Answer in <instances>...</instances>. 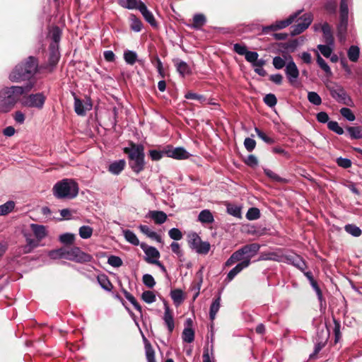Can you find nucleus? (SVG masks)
<instances>
[{"label": "nucleus", "instance_id": "16", "mask_svg": "<svg viewBox=\"0 0 362 362\" xmlns=\"http://www.w3.org/2000/svg\"><path fill=\"white\" fill-rule=\"evenodd\" d=\"M92 259L93 257L90 254L83 252L80 247L76 246L73 257L70 258V261L82 264L90 262Z\"/></svg>", "mask_w": 362, "mask_h": 362}, {"label": "nucleus", "instance_id": "39", "mask_svg": "<svg viewBox=\"0 0 362 362\" xmlns=\"http://www.w3.org/2000/svg\"><path fill=\"white\" fill-rule=\"evenodd\" d=\"M264 174L269 177L273 181L280 182V183H287L288 180L285 178L281 177L279 175L276 174L274 172L271 170L270 169L266 168L264 169Z\"/></svg>", "mask_w": 362, "mask_h": 362}, {"label": "nucleus", "instance_id": "11", "mask_svg": "<svg viewBox=\"0 0 362 362\" xmlns=\"http://www.w3.org/2000/svg\"><path fill=\"white\" fill-rule=\"evenodd\" d=\"M165 156L176 160H185L190 157L188 153L183 147H173L172 145H167L164 147Z\"/></svg>", "mask_w": 362, "mask_h": 362}, {"label": "nucleus", "instance_id": "44", "mask_svg": "<svg viewBox=\"0 0 362 362\" xmlns=\"http://www.w3.org/2000/svg\"><path fill=\"white\" fill-rule=\"evenodd\" d=\"M124 59L128 64L133 65L137 60V54L135 52L127 50L124 53Z\"/></svg>", "mask_w": 362, "mask_h": 362}, {"label": "nucleus", "instance_id": "13", "mask_svg": "<svg viewBox=\"0 0 362 362\" xmlns=\"http://www.w3.org/2000/svg\"><path fill=\"white\" fill-rule=\"evenodd\" d=\"M141 248L144 250L146 257H144V260L148 264H153V262L157 261L160 256L159 251L153 246H148L145 243L140 244Z\"/></svg>", "mask_w": 362, "mask_h": 362}, {"label": "nucleus", "instance_id": "28", "mask_svg": "<svg viewBox=\"0 0 362 362\" xmlns=\"http://www.w3.org/2000/svg\"><path fill=\"white\" fill-rule=\"evenodd\" d=\"M117 4L124 8L138 10L143 2L141 0H117Z\"/></svg>", "mask_w": 362, "mask_h": 362}, {"label": "nucleus", "instance_id": "46", "mask_svg": "<svg viewBox=\"0 0 362 362\" xmlns=\"http://www.w3.org/2000/svg\"><path fill=\"white\" fill-rule=\"evenodd\" d=\"M164 155H165L164 148L161 151L157 149H151L148 151V156L153 161L160 160Z\"/></svg>", "mask_w": 362, "mask_h": 362}, {"label": "nucleus", "instance_id": "34", "mask_svg": "<svg viewBox=\"0 0 362 362\" xmlns=\"http://www.w3.org/2000/svg\"><path fill=\"white\" fill-rule=\"evenodd\" d=\"M130 28L135 32H140L143 27L141 21L136 17L134 14H131L129 16Z\"/></svg>", "mask_w": 362, "mask_h": 362}, {"label": "nucleus", "instance_id": "63", "mask_svg": "<svg viewBox=\"0 0 362 362\" xmlns=\"http://www.w3.org/2000/svg\"><path fill=\"white\" fill-rule=\"evenodd\" d=\"M142 280L144 285L149 288H152L156 285V281L151 274H144L142 277Z\"/></svg>", "mask_w": 362, "mask_h": 362}, {"label": "nucleus", "instance_id": "37", "mask_svg": "<svg viewBox=\"0 0 362 362\" xmlns=\"http://www.w3.org/2000/svg\"><path fill=\"white\" fill-rule=\"evenodd\" d=\"M360 50L358 46L351 45L347 52V55L350 61L356 62L358 60Z\"/></svg>", "mask_w": 362, "mask_h": 362}, {"label": "nucleus", "instance_id": "9", "mask_svg": "<svg viewBox=\"0 0 362 362\" xmlns=\"http://www.w3.org/2000/svg\"><path fill=\"white\" fill-rule=\"evenodd\" d=\"M301 12V11H298L294 13L293 14L291 15L288 18H287L285 20L277 21L276 22L275 24H272L270 25L263 27L262 30V33L267 34L270 31H275L277 30L286 28L297 19V18L299 16Z\"/></svg>", "mask_w": 362, "mask_h": 362}, {"label": "nucleus", "instance_id": "50", "mask_svg": "<svg viewBox=\"0 0 362 362\" xmlns=\"http://www.w3.org/2000/svg\"><path fill=\"white\" fill-rule=\"evenodd\" d=\"M227 212L235 217H241V209L236 205L228 204L227 205Z\"/></svg>", "mask_w": 362, "mask_h": 362}, {"label": "nucleus", "instance_id": "12", "mask_svg": "<svg viewBox=\"0 0 362 362\" xmlns=\"http://www.w3.org/2000/svg\"><path fill=\"white\" fill-rule=\"evenodd\" d=\"M289 57L291 58V61L286 64L284 71L288 83L291 86H295L297 79L299 77L300 73L296 63L293 62L291 57L290 56Z\"/></svg>", "mask_w": 362, "mask_h": 362}, {"label": "nucleus", "instance_id": "48", "mask_svg": "<svg viewBox=\"0 0 362 362\" xmlns=\"http://www.w3.org/2000/svg\"><path fill=\"white\" fill-rule=\"evenodd\" d=\"M15 204L13 201H8L0 206V216H4L10 213L14 208Z\"/></svg>", "mask_w": 362, "mask_h": 362}, {"label": "nucleus", "instance_id": "7", "mask_svg": "<svg viewBox=\"0 0 362 362\" xmlns=\"http://www.w3.org/2000/svg\"><path fill=\"white\" fill-rule=\"evenodd\" d=\"M60 57L61 56L59 51V47H56L54 45H49L47 61L46 63L40 66V69H45L48 73L53 72L57 67Z\"/></svg>", "mask_w": 362, "mask_h": 362}, {"label": "nucleus", "instance_id": "64", "mask_svg": "<svg viewBox=\"0 0 362 362\" xmlns=\"http://www.w3.org/2000/svg\"><path fill=\"white\" fill-rule=\"evenodd\" d=\"M339 112L340 114L349 121H354L356 119L351 110L348 107H342Z\"/></svg>", "mask_w": 362, "mask_h": 362}, {"label": "nucleus", "instance_id": "14", "mask_svg": "<svg viewBox=\"0 0 362 362\" xmlns=\"http://www.w3.org/2000/svg\"><path fill=\"white\" fill-rule=\"evenodd\" d=\"M317 337L314 352L310 356V358L315 357L327 344L329 337V330L325 331L322 329L320 332L317 333Z\"/></svg>", "mask_w": 362, "mask_h": 362}, {"label": "nucleus", "instance_id": "36", "mask_svg": "<svg viewBox=\"0 0 362 362\" xmlns=\"http://www.w3.org/2000/svg\"><path fill=\"white\" fill-rule=\"evenodd\" d=\"M175 66L177 71L182 76H185V75H189L192 73L189 66L185 62H177Z\"/></svg>", "mask_w": 362, "mask_h": 362}, {"label": "nucleus", "instance_id": "47", "mask_svg": "<svg viewBox=\"0 0 362 362\" xmlns=\"http://www.w3.org/2000/svg\"><path fill=\"white\" fill-rule=\"evenodd\" d=\"M59 241L66 245H71L75 240V235L72 233H64L59 236Z\"/></svg>", "mask_w": 362, "mask_h": 362}, {"label": "nucleus", "instance_id": "35", "mask_svg": "<svg viewBox=\"0 0 362 362\" xmlns=\"http://www.w3.org/2000/svg\"><path fill=\"white\" fill-rule=\"evenodd\" d=\"M198 219L204 223H211L214 221L212 214L208 209L202 211L199 214Z\"/></svg>", "mask_w": 362, "mask_h": 362}, {"label": "nucleus", "instance_id": "57", "mask_svg": "<svg viewBox=\"0 0 362 362\" xmlns=\"http://www.w3.org/2000/svg\"><path fill=\"white\" fill-rule=\"evenodd\" d=\"M201 242L202 239L197 233L189 235V245L191 248L196 250Z\"/></svg>", "mask_w": 362, "mask_h": 362}, {"label": "nucleus", "instance_id": "54", "mask_svg": "<svg viewBox=\"0 0 362 362\" xmlns=\"http://www.w3.org/2000/svg\"><path fill=\"white\" fill-rule=\"evenodd\" d=\"M141 299L146 303H152L156 301V295L151 291H145L141 294Z\"/></svg>", "mask_w": 362, "mask_h": 362}, {"label": "nucleus", "instance_id": "45", "mask_svg": "<svg viewBox=\"0 0 362 362\" xmlns=\"http://www.w3.org/2000/svg\"><path fill=\"white\" fill-rule=\"evenodd\" d=\"M345 231L354 237H358L361 235V230L359 227L354 224H348L344 227Z\"/></svg>", "mask_w": 362, "mask_h": 362}, {"label": "nucleus", "instance_id": "5", "mask_svg": "<svg viewBox=\"0 0 362 362\" xmlns=\"http://www.w3.org/2000/svg\"><path fill=\"white\" fill-rule=\"evenodd\" d=\"M350 0H341L339 6V21L337 25V37L340 42L346 37L349 19L348 4Z\"/></svg>", "mask_w": 362, "mask_h": 362}, {"label": "nucleus", "instance_id": "4", "mask_svg": "<svg viewBox=\"0 0 362 362\" xmlns=\"http://www.w3.org/2000/svg\"><path fill=\"white\" fill-rule=\"evenodd\" d=\"M53 194L57 199H74L78 194V185L72 179H63L53 187Z\"/></svg>", "mask_w": 362, "mask_h": 362}, {"label": "nucleus", "instance_id": "27", "mask_svg": "<svg viewBox=\"0 0 362 362\" xmlns=\"http://www.w3.org/2000/svg\"><path fill=\"white\" fill-rule=\"evenodd\" d=\"M126 161L124 159H121L112 163L108 168V170L114 174L119 175L125 168Z\"/></svg>", "mask_w": 362, "mask_h": 362}, {"label": "nucleus", "instance_id": "40", "mask_svg": "<svg viewBox=\"0 0 362 362\" xmlns=\"http://www.w3.org/2000/svg\"><path fill=\"white\" fill-rule=\"evenodd\" d=\"M317 63L319 65V66L325 72V74L327 76H332V72L331 71L330 67L317 52Z\"/></svg>", "mask_w": 362, "mask_h": 362}, {"label": "nucleus", "instance_id": "1", "mask_svg": "<svg viewBox=\"0 0 362 362\" xmlns=\"http://www.w3.org/2000/svg\"><path fill=\"white\" fill-rule=\"evenodd\" d=\"M33 84L30 83L25 86H12L5 87L0 90V112H10L20 100L21 96L29 92Z\"/></svg>", "mask_w": 362, "mask_h": 362}, {"label": "nucleus", "instance_id": "8", "mask_svg": "<svg viewBox=\"0 0 362 362\" xmlns=\"http://www.w3.org/2000/svg\"><path fill=\"white\" fill-rule=\"evenodd\" d=\"M46 98L43 93H33L24 97L22 104L25 107H35L40 110L43 107Z\"/></svg>", "mask_w": 362, "mask_h": 362}, {"label": "nucleus", "instance_id": "19", "mask_svg": "<svg viewBox=\"0 0 362 362\" xmlns=\"http://www.w3.org/2000/svg\"><path fill=\"white\" fill-rule=\"evenodd\" d=\"M92 108V104L90 103H86L84 105L81 100L75 97L74 98V110L78 115L83 116L86 115L87 110H90Z\"/></svg>", "mask_w": 362, "mask_h": 362}, {"label": "nucleus", "instance_id": "53", "mask_svg": "<svg viewBox=\"0 0 362 362\" xmlns=\"http://www.w3.org/2000/svg\"><path fill=\"white\" fill-rule=\"evenodd\" d=\"M308 100L310 103L315 105H320L322 103V99L316 92H308Z\"/></svg>", "mask_w": 362, "mask_h": 362}, {"label": "nucleus", "instance_id": "3", "mask_svg": "<svg viewBox=\"0 0 362 362\" xmlns=\"http://www.w3.org/2000/svg\"><path fill=\"white\" fill-rule=\"evenodd\" d=\"M123 152L127 156L129 166L134 173L139 174L144 170L146 161L143 144L129 141V146L124 147Z\"/></svg>", "mask_w": 362, "mask_h": 362}, {"label": "nucleus", "instance_id": "24", "mask_svg": "<svg viewBox=\"0 0 362 362\" xmlns=\"http://www.w3.org/2000/svg\"><path fill=\"white\" fill-rule=\"evenodd\" d=\"M147 216L158 225L163 224L167 220L166 214L162 211H150Z\"/></svg>", "mask_w": 362, "mask_h": 362}, {"label": "nucleus", "instance_id": "29", "mask_svg": "<svg viewBox=\"0 0 362 362\" xmlns=\"http://www.w3.org/2000/svg\"><path fill=\"white\" fill-rule=\"evenodd\" d=\"M97 280L98 284L103 289L108 291H110L112 289L113 285L106 274H102L98 275L97 276Z\"/></svg>", "mask_w": 362, "mask_h": 362}, {"label": "nucleus", "instance_id": "49", "mask_svg": "<svg viewBox=\"0 0 362 362\" xmlns=\"http://www.w3.org/2000/svg\"><path fill=\"white\" fill-rule=\"evenodd\" d=\"M260 217V211L256 207L250 208L246 214V218L250 221L257 220Z\"/></svg>", "mask_w": 362, "mask_h": 362}, {"label": "nucleus", "instance_id": "26", "mask_svg": "<svg viewBox=\"0 0 362 362\" xmlns=\"http://www.w3.org/2000/svg\"><path fill=\"white\" fill-rule=\"evenodd\" d=\"M139 230L147 237L156 240L158 243H163V240L160 235H158L156 232L152 231L146 225H140L139 226Z\"/></svg>", "mask_w": 362, "mask_h": 362}, {"label": "nucleus", "instance_id": "18", "mask_svg": "<svg viewBox=\"0 0 362 362\" xmlns=\"http://www.w3.org/2000/svg\"><path fill=\"white\" fill-rule=\"evenodd\" d=\"M62 35V31L58 26L55 25L52 27L48 34V37L52 40L49 45H54L56 47H59V43L61 40Z\"/></svg>", "mask_w": 362, "mask_h": 362}, {"label": "nucleus", "instance_id": "52", "mask_svg": "<svg viewBox=\"0 0 362 362\" xmlns=\"http://www.w3.org/2000/svg\"><path fill=\"white\" fill-rule=\"evenodd\" d=\"M93 234V228L88 226H83L79 228V235L83 239H88Z\"/></svg>", "mask_w": 362, "mask_h": 362}, {"label": "nucleus", "instance_id": "51", "mask_svg": "<svg viewBox=\"0 0 362 362\" xmlns=\"http://www.w3.org/2000/svg\"><path fill=\"white\" fill-rule=\"evenodd\" d=\"M64 251H65V247H60L59 249H57V250H51L49 252V257L51 258V259H64Z\"/></svg>", "mask_w": 362, "mask_h": 362}, {"label": "nucleus", "instance_id": "30", "mask_svg": "<svg viewBox=\"0 0 362 362\" xmlns=\"http://www.w3.org/2000/svg\"><path fill=\"white\" fill-rule=\"evenodd\" d=\"M145 352L147 362H156L155 358V351L148 339L144 337Z\"/></svg>", "mask_w": 362, "mask_h": 362}, {"label": "nucleus", "instance_id": "56", "mask_svg": "<svg viewBox=\"0 0 362 362\" xmlns=\"http://www.w3.org/2000/svg\"><path fill=\"white\" fill-rule=\"evenodd\" d=\"M361 126L347 127L346 130L353 139H358L361 134Z\"/></svg>", "mask_w": 362, "mask_h": 362}, {"label": "nucleus", "instance_id": "42", "mask_svg": "<svg viewBox=\"0 0 362 362\" xmlns=\"http://www.w3.org/2000/svg\"><path fill=\"white\" fill-rule=\"evenodd\" d=\"M182 339L187 343H192L194 340V332L190 327H185L182 332Z\"/></svg>", "mask_w": 362, "mask_h": 362}, {"label": "nucleus", "instance_id": "62", "mask_svg": "<svg viewBox=\"0 0 362 362\" xmlns=\"http://www.w3.org/2000/svg\"><path fill=\"white\" fill-rule=\"evenodd\" d=\"M337 3L336 0H329L326 2L325 8L329 14H334L337 11Z\"/></svg>", "mask_w": 362, "mask_h": 362}, {"label": "nucleus", "instance_id": "59", "mask_svg": "<svg viewBox=\"0 0 362 362\" xmlns=\"http://www.w3.org/2000/svg\"><path fill=\"white\" fill-rule=\"evenodd\" d=\"M255 130L258 137L262 139L265 143L268 144H273L275 143V140L274 139L268 136L264 132H263L259 128L255 127Z\"/></svg>", "mask_w": 362, "mask_h": 362}, {"label": "nucleus", "instance_id": "61", "mask_svg": "<svg viewBox=\"0 0 362 362\" xmlns=\"http://www.w3.org/2000/svg\"><path fill=\"white\" fill-rule=\"evenodd\" d=\"M264 103L270 107L275 106L277 103V99L274 94H267L263 98Z\"/></svg>", "mask_w": 362, "mask_h": 362}, {"label": "nucleus", "instance_id": "31", "mask_svg": "<svg viewBox=\"0 0 362 362\" xmlns=\"http://www.w3.org/2000/svg\"><path fill=\"white\" fill-rule=\"evenodd\" d=\"M220 302H221V295L219 293L218 296H217V298H216L213 300V302L211 305V307H210L209 317L211 321H213L215 319L216 315L220 308Z\"/></svg>", "mask_w": 362, "mask_h": 362}, {"label": "nucleus", "instance_id": "20", "mask_svg": "<svg viewBox=\"0 0 362 362\" xmlns=\"http://www.w3.org/2000/svg\"><path fill=\"white\" fill-rule=\"evenodd\" d=\"M286 259L290 264L297 267L302 272H304L305 269L307 268L305 262L303 259V258L300 256L296 254L288 255L286 257Z\"/></svg>", "mask_w": 362, "mask_h": 362}, {"label": "nucleus", "instance_id": "21", "mask_svg": "<svg viewBox=\"0 0 362 362\" xmlns=\"http://www.w3.org/2000/svg\"><path fill=\"white\" fill-rule=\"evenodd\" d=\"M165 305V313L163 316V320L165 321V325L168 327V329L170 333H172L174 327V320H173V315L172 310L170 309L169 306L168 305V303L166 302L164 303Z\"/></svg>", "mask_w": 362, "mask_h": 362}, {"label": "nucleus", "instance_id": "55", "mask_svg": "<svg viewBox=\"0 0 362 362\" xmlns=\"http://www.w3.org/2000/svg\"><path fill=\"white\" fill-rule=\"evenodd\" d=\"M332 319L334 325L333 329L334 333V341L335 343H337L341 337L340 332L341 325L340 322L337 320L334 317H333Z\"/></svg>", "mask_w": 362, "mask_h": 362}, {"label": "nucleus", "instance_id": "15", "mask_svg": "<svg viewBox=\"0 0 362 362\" xmlns=\"http://www.w3.org/2000/svg\"><path fill=\"white\" fill-rule=\"evenodd\" d=\"M241 248V252L245 256V260H248V265L250 264L251 259L254 257L258 252L260 248V245L258 243H250L243 246Z\"/></svg>", "mask_w": 362, "mask_h": 362}, {"label": "nucleus", "instance_id": "22", "mask_svg": "<svg viewBox=\"0 0 362 362\" xmlns=\"http://www.w3.org/2000/svg\"><path fill=\"white\" fill-rule=\"evenodd\" d=\"M321 29L325 43L328 45H332L334 42V38L330 25L325 22L322 24Z\"/></svg>", "mask_w": 362, "mask_h": 362}, {"label": "nucleus", "instance_id": "10", "mask_svg": "<svg viewBox=\"0 0 362 362\" xmlns=\"http://www.w3.org/2000/svg\"><path fill=\"white\" fill-rule=\"evenodd\" d=\"M298 21L300 20V22L298 23L291 27V35L295 36L302 33L305 30L313 21L312 15L310 13H305L301 17H298Z\"/></svg>", "mask_w": 362, "mask_h": 362}, {"label": "nucleus", "instance_id": "32", "mask_svg": "<svg viewBox=\"0 0 362 362\" xmlns=\"http://www.w3.org/2000/svg\"><path fill=\"white\" fill-rule=\"evenodd\" d=\"M202 268H201L197 273H196V278L197 279V281L193 282V288L192 289L196 290L197 293H195L194 296V299H195L199 294V291L202 286V284L203 282V272Z\"/></svg>", "mask_w": 362, "mask_h": 362}, {"label": "nucleus", "instance_id": "60", "mask_svg": "<svg viewBox=\"0 0 362 362\" xmlns=\"http://www.w3.org/2000/svg\"><path fill=\"white\" fill-rule=\"evenodd\" d=\"M210 248L211 245L209 242H204L202 240V242L199 244L196 252L199 254L206 255L209 252Z\"/></svg>", "mask_w": 362, "mask_h": 362}, {"label": "nucleus", "instance_id": "2", "mask_svg": "<svg viewBox=\"0 0 362 362\" xmlns=\"http://www.w3.org/2000/svg\"><path fill=\"white\" fill-rule=\"evenodd\" d=\"M39 60L37 57L29 56L18 64L9 74L12 82L19 83L30 81L39 71Z\"/></svg>", "mask_w": 362, "mask_h": 362}, {"label": "nucleus", "instance_id": "38", "mask_svg": "<svg viewBox=\"0 0 362 362\" xmlns=\"http://www.w3.org/2000/svg\"><path fill=\"white\" fill-rule=\"evenodd\" d=\"M124 236L126 240L133 245L137 246L140 245L139 240L136 235L130 230H124Z\"/></svg>", "mask_w": 362, "mask_h": 362}, {"label": "nucleus", "instance_id": "58", "mask_svg": "<svg viewBox=\"0 0 362 362\" xmlns=\"http://www.w3.org/2000/svg\"><path fill=\"white\" fill-rule=\"evenodd\" d=\"M327 127L329 130L335 132L339 135H341L344 132V129L341 127H339L338 122L335 121H329L327 123Z\"/></svg>", "mask_w": 362, "mask_h": 362}, {"label": "nucleus", "instance_id": "41", "mask_svg": "<svg viewBox=\"0 0 362 362\" xmlns=\"http://www.w3.org/2000/svg\"><path fill=\"white\" fill-rule=\"evenodd\" d=\"M170 296L175 304L180 305L184 300L183 292L181 289L171 291Z\"/></svg>", "mask_w": 362, "mask_h": 362}, {"label": "nucleus", "instance_id": "43", "mask_svg": "<svg viewBox=\"0 0 362 362\" xmlns=\"http://www.w3.org/2000/svg\"><path fill=\"white\" fill-rule=\"evenodd\" d=\"M206 23V18L203 14H196L193 17L192 27L197 29L202 27Z\"/></svg>", "mask_w": 362, "mask_h": 362}, {"label": "nucleus", "instance_id": "6", "mask_svg": "<svg viewBox=\"0 0 362 362\" xmlns=\"http://www.w3.org/2000/svg\"><path fill=\"white\" fill-rule=\"evenodd\" d=\"M327 88L329 91L331 96L336 101L347 106H351L353 103L352 100L341 86L332 83L327 85Z\"/></svg>", "mask_w": 362, "mask_h": 362}, {"label": "nucleus", "instance_id": "33", "mask_svg": "<svg viewBox=\"0 0 362 362\" xmlns=\"http://www.w3.org/2000/svg\"><path fill=\"white\" fill-rule=\"evenodd\" d=\"M151 62L157 69L158 74L160 76V77L164 78L165 74L163 69V63L158 56L156 54L151 57Z\"/></svg>", "mask_w": 362, "mask_h": 362}, {"label": "nucleus", "instance_id": "23", "mask_svg": "<svg viewBox=\"0 0 362 362\" xmlns=\"http://www.w3.org/2000/svg\"><path fill=\"white\" fill-rule=\"evenodd\" d=\"M25 237L26 245L23 246V250L26 254L31 252L34 248L38 247L40 241L37 238H33L31 234H25Z\"/></svg>", "mask_w": 362, "mask_h": 362}, {"label": "nucleus", "instance_id": "25", "mask_svg": "<svg viewBox=\"0 0 362 362\" xmlns=\"http://www.w3.org/2000/svg\"><path fill=\"white\" fill-rule=\"evenodd\" d=\"M30 228L37 239L41 241L47 235L46 227L35 223L30 224Z\"/></svg>", "mask_w": 362, "mask_h": 362}, {"label": "nucleus", "instance_id": "17", "mask_svg": "<svg viewBox=\"0 0 362 362\" xmlns=\"http://www.w3.org/2000/svg\"><path fill=\"white\" fill-rule=\"evenodd\" d=\"M138 10L141 12L145 21L148 23L151 27L153 28H158V23L155 19L153 13L148 9L144 2L140 5Z\"/></svg>", "mask_w": 362, "mask_h": 362}]
</instances>
